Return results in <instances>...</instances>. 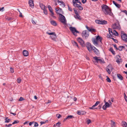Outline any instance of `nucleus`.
Instances as JSON below:
<instances>
[{
    "label": "nucleus",
    "instance_id": "6ab92c4d",
    "mask_svg": "<svg viewBox=\"0 0 127 127\" xmlns=\"http://www.w3.org/2000/svg\"><path fill=\"white\" fill-rule=\"evenodd\" d=\"M51 24L53 26H56L57 24L56 21L54 20H52L50 21Z\"/></svg>",
    "mask_w": 127,
    "mask_h": 127
},
{
    "label": "nucleus",
    "instance_id": "c03bdc74",
    "mask_svg": "<svg viewBox=\"0 0 127 127\" xmlns=\"http://www.w3.org/2000/svg\"><path fill=\"white\" fill-rule=\"evenodd\" d=\"M61 124V123L60 122H58V123L56 124V125L58 127H60V125Z\"/></svg>",
    "mask_w": 127,
    "mask_h": 127
},
{
    "label": "nucleus",
    "instance_id": "603ef678",
    "mask_svg": "<svg viewBox=\"0 0 127 127\" xmlns=\"http://www.w3.org/2000/svg\"><path fill=\"white\" fill-rule=\"evenodd\" d=\"M116 58L117 59H120L121 60V59L120 56L119 55H117L116 56Z\"/></svg>",
    "mask_w": 127,
    "mask_h": 127
},
{
    "label": "nucleus",
    "instance_id": "ea45409f",
    "mask_svg": "<svg viewBox=\"0 0 127 127\" xmlns=\"http://www.w3.org/2000/svg\"><path fill=\"white\" fill-rule=\"evenodd\" d=\"M43 10L44 13L45 15H47V12L46 9L45 8Z\"/></svg>",
    "mask_w": 127,
    "mask_h": 127
},
{
    "label": "nucleus",
    "instance_id": "13d9d810",
    "mask_svg": "<svg viewBox=\"0 0 127 127\" xmlns=\"http://www.w3.org/2000/svg\"><path fill=\"white\" fill-rule=\"evenodd\" d=\"M24 100V99L22 97H20L19 99V101H22Z\"/></svg>",
    "mask_w": 127,
    "mask_h": 127
},
{
    "label": "nucleus",
    "instance_id": "f3484780",
    "mask_svg": "<svg viewBox=\"0 0 127 127\" xmlns=\"http://www.w3.org/2000/svg\"><path fill=\"white\" fill-rule=\"evenodd\" d=\"M76 16H74V17L76 19L81 20L82 18H81L80 16L78 14L76 15Z\"/></svg>",
    "mask_w": 127,
    "mask_h": 127
},
{
    "label": "nucleus",
    "instance_id": "2eb2a0df",
    "mask_svg": "<svg viewBox=\"0 0 127 127\" xmlns=\"http://www.w3.org/2000/svg\"><path fill=\"white\" fill-rule=\"evenodd\" d=\"M29 3L30 6L31 7L34 6V5L33 0H29Z\"/></svg>",
    "mask_w": 127,
    "mask_h": 127
},
{
    "label": "nucleus",
    "instance_id": "79ce46f5",
    "mask_svg": "<svg viewBox=\"0 0 127 127\" xmlns=\"http://www.w3.org/2000/svg\"><path fill=\"white\" fill-rule=\"evenodd\" d=\"M113 123L111 125V127H115V124L114 122L112 121Z\"/></svg>",
    "mask_w": 127,
    "mask_h": 127
},
{
    "label": "nucleus",
    "instance_id": "bb28decb",
    "mask_svg": "<svg viewBox=\"0 0 127 127\" xmlns=\"http://www.w3.org/2000/svg\"><path fill=\"white\" fill-rule=\"evenodd\" d=\"M106 68L110 69L111 71H112V69H113V68L112 67L111 65L110 64H109L107 66Z\"/></svg>",
    "mask_w": 127,
    "mask_h": 127
},
{
    "label": "nucleus",
    "instance_id": "3c124183",
    "mask_svg": "<svg viewBox=\"0 0 127 127\" xmlns=\"http://www.w3.org/2000/svg\"><path fill=\"white\" fill-rule=\"evenodd\" d=\"M10 72H11L12 73H13V72H14V69L13 68H12V67H10Z\"/></svg>",
    "mask_w": 127,
    "mask_h": 127
},
{
    "label": "nucleus",
    "instance_id": "39448f33",
    "mask_svg": "<svg viewBox=\"0 0 127 127\" xmlns=\"http://www.w3.org/2000/svg\"><path fill=\"white\" fill-rule=\"evenodd\" d=\"M77 41L80 45L82 47H85V44L84 41L81 38L78 37L77 38Z\"/></svg>",
    "mask_w": 127,
    "mask_h": 127
},
{
    "label": "nucleus",
    "instance_id": "72a5a7b5",
    "mask_svg": "<svg viewBox=\"0 0 127 127\" xmlns=\"http://www.w3.org/2000/svg\"><path fill=\"white\" fill-rule=\"evenodd\" d=\"M19 122V121L18 120H15L14 122L12 123V124L14 125L15 124H18Z\"/></svg>",
    "mask_w": 127,
    "mask_h": 127
},
{
    "label": "nucleus",
    "instance_id": "dca6fc26",
    "mask_svg": "<svg viewBox=\"0 0 127 127\" xmlns=\"http://www.w3.org/2000/svg\"><path fill=\"white\" fill-rule=\"evenodd\" d=\"M23 54L25 56H27L29 55L28 52L26 50H24L23 52Z\"/></svg>",
    "mask_w": 127,
    "mask_h": 127
},
{
    "label": "nucleus",
    "instance_id": "f8f14e48",
    "mask_svg": "<svg viewBox=\"0 0 127 127\" xmlns=\"http://www.w3.org/2000/svg\"><path fill=\"white\" fill-rule=\"evenodd\" d=\"M92 50H93L94 53L97 56H99L100 54L99 51L96 48L93 46V48Z\"/></svg>",
    "mask_w": 127,
    "mask_h": 127
},
{
    "label": "nucleus",
    "instance_id": "de8ad7c7",
    "mask_svg": "<svg viewBox=\"0 0 127 127\" xmlns=\"http://www.w3.org/2000/svg\"><path fill=\"white\" fill-rule=\"evenodd\" d=\"M73 10L76 15L78 14V12L75 8H73Z\"/></svg>",
    "mask_w": 127,
    "mask_h": 127
},
{
    "label": "nucleus",
    "instance_id": "393cba45",
    "mask_svg": "<svg viewBox=\"0 0 127 127\" xmlns=\"http://www.w3.org/2000/svg\"><path fill=\"white\" fill-rule=\"evenodd\" d=\"M58 3H61V4H60V5H63V7H64L65 6V5L64 3L63 2V1H59V0H58Z\"/></svg>",
    "mask_w": 127,
    "mask_h": 127
},
{
    "label": "nucleus",
    "instance_id": "9d476101",
    "mask_svg": "<svg viewBox=\"0 0 127 127\" xmlns=\"http://www.w3.org/2000/svg\"><path fill=\"white\" fill-rule=\"evenodd\" d=\"M82 34L83 37L84 36L86 39V38L88 37L89 36V32H87L86 30L82 32Z\"/></svg>",
    "mask_w": 127,
    "mask_h": 127
},
{
    "label": "nucleus",
    "instance_id": "f257e3e1",
    "mask_svg": "<svg viewBox=\"0 0 127 127\" xmlns=\"http://www.w3.org/2000/svg\"><path fill=\"white\" fill-rule=\"evenodd\" d=\"M59 9H57V8H56L55 10L56 11V13L59 14L60 18L59 20L62 23L64 24H66V20L64 16L62 14L60 13H62L63 12L62 9L59 8Z\"/></svg>",
    "mask_w": 127,
    "mask_h": 127
},
{
    "label": "nucleus",
    "instance_id": "9b49d317",
    "mask_svg": "<svg viewBox=\"0 0 127 127\" xmlns=\"http://www.w3.org/2000/svg\"><path fill=\"white\" fill-rule=\"evenodd\" d=\"M46 33L49 35H54V38H53L52 36L50 37L54 41H56L55 39L56 37V36L55 32H53L51 33H49L48 32H46Z\"/></svg>",
    "mask_w": 127,
    "mask_h": 127
},
{
    "label": "nucleus",
    "instance_id": "4be33fe9",
    "mask_svg": "<svg viewBox=\"0 0 127 127\" xmlns=\"http://www.w3.org/2000/svg\"><path fill=\"white\" fill-rule=\"evenodd\" d=\"M117 77L118 78L120 79L121 80H123V77L120 74H117Z\"/></svg>",
    "mask_w": 127,
    "mask_h": 127
},
{
    "label": "nucleus",
    "instance_id": "20e7f679",
    "mask_svg": "<svg viewBox=\"0 0 127 127\" xmlns=\"http://www.w3.org/2000/svg\"><path fill=\"white\" fill-rule=\"evenodd\" d=\"M69 29L73 34L75 36H77V34L75 33V32L76 33H79V32L77 31L76 28L74 27H70V28Z\"/></svg>",
    "mask_w": 127,
    "mask_h": 127
},
{
    "label": "nucleus",
    "instance_id": "0eeeda50",
    "mask_svg": "<svg viewBox=\"0 0 127 127\" xmlns=\"http://www.w3.org/2000/svg\"><path fill=\"white\" fill-rule=\"evenodd\" d=\"M97 58H99V57H97L96 56L93 57V58L96 61V62L97 63H99L101 64L104 63H105L103 60L102 59H98Z\"/></svg>",
    "mask_w": 127,
    "mask_h": 127
},
{
    "label": "nucleus",
    "instance_id": "f704fd0d",
    "mask_svg": "<svg viewBox=\"0 0 127 127\" xmlns=\"http://www.w3.org/2000/svg\"><path fill=\"white\" fill-rule=\"evenodd\" d=\"M100 103V101H97L94 105L95 106V107L97 106Z\"/></svg>",
    "mask_w": 127,
    "mask_h": 127
},
{
    "label": "nucleus",
    "instance_id": "4c0bfd02",
    "mask_svg": "<svg viewBox=\"0 0 127 127\" xmlns=\"http://www.w3.org/2000/svg\"><path fill=\"white\" fill-rule=\"evenodd\" d=\"M67 6L68 8V10L70 11H72V8L70 7L69 5H67Z\"/></svg>",
    "mask_w": 127,
    "mask_h": 127
},
{
    "label": "nucleus",
    "instance_id": "0e129e2a",
    "mask_svg": "<svg viewBox=\"0 0 127 127\" xmlns=\"http://www.w3.org/2000/svg\"><path fill=\"white\" fill-rule=\"evenodd\" d=\"M12 125V124H9L8 125H7V124H6L5 125V126H6V127H10Z\"/></svg>",
    "mask_w": 127,
    "mask_h": 127
},
{
    "label": "nucleus",
    "instance_id": "ddd939ff",
    "mask_svg": "<svg viewBox=\"0 0 127 127\" xmlns=\"http://www.w3.org/2000/svg\"><path fill=\"white\" fill-rule=\"evenodd\" d=\"M78 0H73L72 2L73 3V5L74 6L78 8L79 7V6L80 5L77 3L76 2V1H78Z\"/></svg>",
    "mask_w": 127,
    "mask_h": 127
},
{
    "label": "nucleus",
    "instance_id": "864d4df0",
    "mask_svg": "<svg viewBox=\"0 0 127 127\" xmlns=\"http://www.w3.org/2000/svg\"><path fill=\"white\" fill-rule=\"evenodd\" d=\"M102 109L104 110H106L107 107L104 105L102 107Z\"/></svg>",
    "mask_w": 127,
    "mask_h": 127
},
{
    "label": "nucleus",
    "instance_id": "6e6d98bb",
    "mask_svg": "<svg viewBox=\"0 0 127 127\" xmlns=\"http://www.w3.org/2000/svg\"><path fill=\"white\" fill-rule=\"evenodd\" d=\"M107 78L106 79V80L107 81L109 82H111L110 79L107 76Z\"/></svg>",
    "mask_w": 127,
    "mask_h": 127
},
{
    "label": "nucleus",
    "instance_id": "c9c22d12",
    "mask_svg": "<svg viewBox=\"0 0 127 127\" xmlns=\"http://www.w3.org/2000/svg\"><path fill=\"white\" fill-rule=\"evenodd\" d=\"M67 117L68 118V120L70 119H71L72 118H74V116L73 115H68L67 116Z\"/></svg>",
    "mask_w": 127,
    "mask_h": 127
},
{
    "label": "nucleus",
    "instance_id": "aec40b11",
    "mask_svg": "<svg viewBox=\"0 0 127 127\" xmlns=\"http://www.w3.org/2000/svg\"><path fill=\"white\" fill-rule=\"evenodd\" d=\"M113 4L115 5L117 7L119 8L121 7V5H120L118 4V3H116L115 2V1H113Z\"/></svg>",
    "mask_w": 127,
    "mask_h": 127
},
{
    "label": "nucleus",
    "instance_id": "052dcab7",
    "mask_svg": "<svg viewBox=\"0 0 127 127\" xmlns=\"http://www.w3.org/2000/svg\"><path fill=\"white\" fill-rule=\"evenodd\" d=\"M68 119L67 116L66 118L64 119V120L63 121V122H65L67 120H68Z\"/></svg>",
    "mask_w": 127,
    "mask_h": 127
},
{
    "label": "nucleus",
    "instance_id": "c85d7f7f",
    "mask_svg": "<svg viewBox=\"0 0 127 127\" xmlns=\"http://www.w3.org/2000/svg\"><path fill=\"white\" fill-rule=\"evenodd\" d=\"M92 41L94 44H95L96 45L98 44L97 41L96 40V39H94L93 40H92Z\"/></svg>",
    "mask_w": 127,
    "mask_h": 127
},
{
    "label": "nucleus",
    "instance_id": "4468645a",
    "mask_svg": "<svg viewBox=\"0 0 127 127\" xmlns=\"http://www.w3.org/2000/svg\"><path fill=\"white\" fill-rule=\"evenodd\" d=\"M86 112H85L83 111H77V114L79 115H84L86 113Z\"/></svg>",
    "mask_w": 127,
    "mask_h": 127
},
{
    "label": "nucleus",
    "instance_id": "7c9ffc66",
    "mask_svg": "<svg viewBox=\"0 0 127 127\" xmlns=\"http://www.w3.org/2000/svg\"><path fill=\"white\" fill-rule=\"evenodd\" d=\"M113 33L114 35L115 36H117L118 35V32L115 30H114L113 31Z\"/></svg>",
    "mask_w": 127,
    "mask_h": 127
},
{
    "label": "nucleus",
    "instance_id": "37998d69",
    "mask_svg": "<svg viewBox=\"0 0 127 127\" xmlns=\"http://www.w3.org/2000/svg\"><path fill=\"white\" fill-rule=\"evenodd\" d=\"M56 116L57 117L58 119H59L62 116L61 114H57Z\"/></svg>",
    "mask_w": 127,
    "mask_h": 127
},
{
    "label": "nucleus",
    "instance_id": "1a4fd4ad",
    "mask_svg": "<svg viewBox=\"0 0 127 127\" xmlns=\"http://www.w3.org/2000/svg\"><path fill=\"white\" fill-rule=\"evenodd\" d=\"M101 7L102 10L103 12H104L106 13V10L107 9V10L108 8L109 7L106 5L103 4L101 6Z\"/></svg>",
    "mask_w": 127,
    "mask_h": 127
},
{
    "label": "nucleus",
    "instance_id": "8fccbe9b",
    "mask_svg": "<svg viewBox=\"0 0 127 127\" xmlns=\"http://www.w3.org/2000/svg\"><path fill=\"white\" fill-rule=\"evenodd\" d=\"M95 106H94V105L92 107H89V108L90 109L94 110V108H95Z\"/></svg>",
    "mask_w": 127,
    "mask_h": 127
},
{
    "label": "nucleus",
    "instance_id": "a211bd4d",
    "mask_svg": "<svg viewBox=\"0 0 127 127\" xmlns=\"http://www.w3.org/2000/svg\"><path fill=\"white\" fill-rule=\"evenodd\" d=\"M96 40L97 41H99L101 43V41L102 40V38L100 37L99 35H98L96 36Z\"/></svg>",
    "mask_w": 127,
    "mask_h": 127
},
{
    "label": "nucleus",
    "instance_id": "423d86ee",
    "mask_svg": "<svg viewBox=\"0 0 127 127\" xmlns=\"http://www.w3.org/2000/svg\"><path fill=\"white\" fill-rule=\"evenodd\" d=\"M86 46L88 50L90 52H91L92 50V49L93 48V46L92 47L91 44L89 42H87L86 43Z\"/></svg>",
    "mask_w": 127,
    "mask_h": 127
},
{
    "label": "nucleus",
    "instance_id": "412c9836",
    "mask_svg": "<svg viewBox=\"0 0 127 127\" xmlns=\"http://www.w3.org/2000/svg\"><path fill=\"white\" fill-rule=\"evenodd\" d=\"M39 5L41 7V9L42 10H43L45 9V5L43 4L42 3H39Z\"/></svg>",
    "mask_w": 127,
    "mask_h": 127
},
{
    "label": "nucleus",
    "instance_id": "69168bd1",
    "mask_svg": "<svg viewBox=\"0 0 127 127\" xmlns=\"http://www.w3.org/2000/svg\"><path fill=\"white\" fill-rule=\"evenodd\" d=\"M86 0H81L82 2L84 4L86 2Z\"/></svg>",
    "mask_w": 127,
    "mask_h": 127
},
{
    "label": "nucleus",
    "instance_id": "473e14b6",
    "mask_svg": "<svg viewBox=\"0 0 127 127\" xmlns=\"http://www.w3.org/2000/svg\"><path fill=\"white\" fill-rule=\"evenodd\" d=\"M48 8L50 12L53 11L52 7L50 5H48Z\"/></svg>",
    "mask_w": 127,
    "mask_h": 127
},
{
    "label": "nucleus",
    "instance_id": "2f4dec72",
    "mask_svg": "<svg viewBox=\"0 0 127 127\" xmlns=\"http://www.w3.org/2000/svg\"><path fill=\"white\" fill-rule=\"evenodd\" d=\"M95 23L97 24H100L101 21L100 20H96L95 21Z\"/></svg>",
    "mask_w": 127,
    "mask_h": 127
},
{
    "label": "nucleus",
    "instance_id": "c756f323",
    "mask_svg": "<svg viewBox=\"0 0 127 127\" xmlns=\"http://www.w3.org/2000/svg\"><path fill=\"white\" fill-rule=\"evenodd\" d=\"M90 32H96V30L94 29L91 28L90 30Z\"/></svg>",
    "mask_w": 127,
    "mask_h": 127
},
{
    "label": "nucleus",
    "instance_id": "5fc2aeb1",
    "mask_svg": "<svg viewBox=\"0 0 127 127\" xmlns=\"http://www.w3.org/2000/svg\"><path fill=\"white\" fill-rule=\"evenodd\" d=\"M121 60L117 59L116 60V62L118 64H120L121 62L120 61Z\"/></svg>",
    "mask_w": 127,
    "mask_h": 127
},
{
    "label": "nucleus",
    "instance_id": "58836bf2",
    "mask_svg": "<svg viewBox=\"0 0 127 127\" xmlns=\"http://www.w3.org/2000/svg\"><path fill=\"white\" fill-rule=\"evenodd\" d=\"M106 71H107V72H108V73L109 74H110L111 73V72L110 70V69H108V68H106Z\"/></svg>",
    "mask_w": 127,
    "mask_h": 127
},
{
    "label": "nucleus",
    "instance_id": "5701e85b",
    "mask_svg": "<svg viewBox=\"0 0 127 127\" xmlns=\"http://www.w3.org/2000/svg\"><path fill=\"white\" fill-rule=\"evenodd\" d=\"M122 125L123 127H127V123L123 121L122 122Z\"/></svg>",
    "mask_w": 127,
    "mask_h": 127
},
{
    "label": "nucleus",
    "instance_id": "49530a36",
    "mask_svg": "<svg viewBox=\"0 0 127 127\" xmlns=\"http://www.w3.org/2000/svg\"><path fill=\"white\" fill-rule=\"evenodd\" d=\"M111 39L114 41L115 43H117L118 42V41L117 40L114 39V38L112 37L111 38Z\"/></svg>",
    "mask_w": 127,
    "mask_h": 127
},
{
    "label": "nucleus",
    "instance_id": "bf43d9fd",
    "mask_svg": "<svg viewBox=\"0 0 127 127\" xmlns=\"http://www.w3.org/2000/svg\"><path fill=\"white\" fill-rule=\"evenodd\" d=\"M108 31H109V34H110L111 32H112V29L111 28H108Z\"/></svg>",
    "mask_w": 127,
    "mask_h": 127
},
{
    "label": "nucleus",
    "instance_id": "e2e57ef3",
    "mask_svg": "<svg viewBox=\"0 0 127 127\" xmlns=\"http://www.w3.org/2000/svg\"><path fill=\"white\" fill-rule=\"evenodd\" d=\"M34 121H32V122H30L29 123V126H31L32 124L34 123Z\"/></svg>",
    "mask_w": 127,
    "mask_h": 127
},
{
    "label": "nucleus",
    "instance_id": "6e6552de",
    "mask_svg": "<svg viewBox=\"0 0 127 127\" xmlns=\"http://www.w3.org/2000/svg\"><path fill=\"white\" fill-rule=\"evenodd\" d=\"M106 13L105 12H103L106 15H109L111 16H112L113 14L111 12V9L109 7L107 10H106Z\"/></svg>",
    "mask_w": 127,
    "mask_h": 127
},
{
    "label": "nucleus",
    "instance_id": "e433bc0d",
    "mask_svg": "<svg viewBox=\"0 0 127 127\" xmlns=\"http://www.w3.org/2000/svg\"><path fill=\"white\" fill-rule=\"evenodd\" d=\"M105 105L107 107H108L110 106V104L108 102H105Z\"/></svg>",
    "mask_w": 127,
    "mask_h": 127
},
{
    "label": "nucleus",
    "instance_id": "cd10ccee",
    "mask_svg": "<svg viewBox=\"0 0 127 127\" xmlns=\"http://www.w3.org/2000/svg\"><path fill=\"white\" fill-rule=\"evenodd\" d=\"M109 50L111 52V53L113 55H115V52L113 50V49L112 47H110Z\"/></svg>",
    "mask_w": 127,
    "mask_h": 127
},
{
    "label": "nucleus",
    "instance_id": "7ed1b4c3",
    "mask_svg": "<svg viewBox=\"0 0 127 127\" xmlns=\"http://www.w3.org/2000/svg\"><path fill=\"white\" fill-rule=\"evenodd\" d=\"M112 27L113 29H118L120 30L121 29L120 26L118 21L114 24H113L112 25Z\"/></svg>",
    "mask_w": 127,
    "mask_h": 127
},
{
    "label": "nucleus",
    "instance_id": "b1692460",
    "mask_svg": "<svg viewBox=\"0 0 127 127\" xmlns=\"http://www.w3.org/2000/svg\"><path fill=\"white\" fill-rule=\"evenodd\" d=\"M72 43L74 46H77L79 48L78 45L77 43L75 41L73 40L72 41Z\"/></svg>",
    "mask_w": 127,
    "mask_h": 127
},
{
    "label": "nucleus",
    "instance_id": "4d7b16f0",
    "mask_svg": "<svg viewBox=\"0 0 127 127\" xmlns=\"http://www.w3.org/2000/svg\"><path fill=\"white\" fill-rule=\"evenodd\" d=\"M10 120H11L10 119H7L5 121V123H8L10 121Z\"/></svg>",
    "mask_w": 127,
    "mask_h": 127
},
{
    "label": "nucleus",
    "instance_id": "09e8293b",
    "mask_svg": "<svg viewBox=\"0 0 127 127\" xmlns=\"http://www.w3.org/2000/svg\"><path fill=\"white\" fill-rule=\"evenodd\" d=\"M78 8L80 10H82L83 9V7L81 6L80 5L79 6Z\"/></svg>",
    "mask_w": 127,
    "mask_h": 127
},
{
    "label": "nucleus",
    "instance_id": "f03ea898",
    "mask_svg": "<svg viewBox=\"0 0 127 127\" xmlns=\"http://www.w3.org/2000/svg\"><path fill=\"white\" fill-rule=\"evenodd\" d=\"M121 37L123 40L125 42H127V36L125 33H124V32L121 31Z\"/></svg>",
    "mask_w": 127,
    "mask_h": 127
},
{
    "label": "nucleus",
    "instance_id": "774afa93",
    "mask_svg": "<svg viewBox=\"0 0 127 127\" xmlns=\"http://www.w3.org/2000/svg\"><path fill=\"white\" fill-rule=\"evenodd\" d=\"M122 12L125 13L127 15V11L126 10H124L123 11H122Z\"/></svg>",
    "mask_w": 127,
    "mask_h": 127
},
{
    "label": "nucleus",
    "instance_id": "a19ab883",
    "mask_svg": "<svg viewBox=\"0 0 127 127\" xmlns=\"http://www.w3.org/2000/svg\"><path fill=\"white\" fill-rule=\"evenodd\" d=\"M34 127H38V124L37 122H34Z\"/></svg>",
    "mask_w": 127,
    "mask_h": 127
},
{
    "label": "nucleus",
    "instance_id": "a18cd8bd",
    "mask_svg": "<svg viewBox=\"0 0 127 127\" xmlns=\"http://www.w3.org/2000/svg\"><path fill=\"white\" fill-rule=\"evenodd\" d=\"M87 123L88 125L89 124L91 123V121L89 119H88V120H87Z\"/></svg>",
    "mask_w": 127,
    "mask_h": 127
},
{
    "label": "nucleus",
    "instance_id": "680f3d73",
    "mask_svg": "<svg viewBox=\"0 0 127 127\" xmlns=\"http://www.w3.org/2000/svg\"><path fill=\"white\" fill-rule=\"evenodd\" d=\"M118 50L120 51H121L122 50V49L121 47V46H120L119 47Z\"/></svg>",
    "mask_w": 127,
    "mask_h": 127
},
{
    "label": "nucleus",
    "instance_id": "338daca9",
    "mask_svg": "<svg viewBox=\"0 0 127 127\" xmlns=\"http://www.w3.org/2000/svg\"><path fill=\"white\" fill-rule=\"evenodd\" d=\"M21 80L19 78H18L17 80V82L19 83H20L21 81Z\"/></svg>",
    "mask_w": 127,
    "mask_h": 127
},
{
    "label": "nucleus",
    "instance_id": "a878e982",
    "mask_svg": "<svg viewBox=\"0 0 127 127\" xmlns=\"http://www.w3.org/2000/svg\"><path fill=\"white\" fill-rule=\"evenodd\" d=\"M101 21L100 24L105 25L107 24V22L105 20H101Z\"/></svg>",
    "mask_w": 127,
    "mask_h": 127
}]
</instances>
